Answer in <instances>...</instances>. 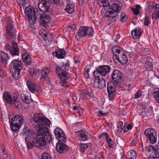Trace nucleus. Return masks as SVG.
<instances>
[{
	"instance_id": "1",
	"label": "nucleus",
	"mask_w": 159,
	"mask_h": 159,
	"mask_svg": "<svg viewBox=\"0 0 159 159\" xmlns=\"http://www.w3.org/2000/svg\"><path fill=\"white\" fill-rule=\"evenodd\" d=\"M30 121L37 131L34 134V139H52V136L46 126H49L51 121L49 120L44 118L42 114L36 113Z\"/></svg>"
},
{
	"instance_id": "2",
	"label": "nucleus",
	"mask_w": 159,
	"mask_h": 159,
	"mask_svg": "<svg viewBox=\"0 0 159 159\" xmlns=\"http://www.w3.org/2000/svg\"><path fill=\"white\" fill-rule=\"evenodd\" d=\"M70 63L68 60L66 61V63L61 66H57L55 72L58 77L60 79V83H63V86L66 84V80L69 78L68 74H66V70H68V68L70 66Z\"/></svg>"
},
{
	"instance_id": "3",
	"label": "nucleus",
	"mask_w": 159,
	"mask_h": 159,
	"mask_svg": "<svg viewBox=\"0 0 159 159\" xmlns=\"http://www.w3.org/2000/svg\"><path fill=\"white\" fill-rule=\"evenodd\" d=\"M9 68L12 72L13 78L18 80L20 78V74L22 68V65L20 61L14 59L10 63Z\"/></svg>"
},
{
	"instance_id": "4",
	"label": "nucleus",
	"mask_w": 159,
	"mask_h": 159,
	"mask_svg": "<svg viewBox=\"0 0 159 159\" xmlns=\"http://www.w3.org/2000/svg\"><path fill=\"white\" fill-rule=\"evenodd\" d=\"M121 9V6L119 3L112 4L111 5V8L106 11L105 15L108 17L115 19V20L116 21V19L118 16V13L119 12Z\"/></svg>"
},
{
	"instance_id": "5",
	"label": "nucleus",
	"mask_w": 159,
	"mask_h": 159,
	"mask_svg": "<svg viewBox=\"0 0 159 159\" xmlns=\"http://www.w3.org/2000/svg\"><path fill=\"white\" fill-rule=\"evenodd\" d=\"M23 122V118L19 115L16 116L9 121L11 130L14 131L18 130Z\"/></svg>"
},
{
	"instance_id": "6",
	"label": "nucleus",
	"mask_w": 159,
	"mask_h": 159,
	"mask_svg": "<svg viewBox=\"0 0 159 159\" xmlns=\"http://www.w3.org/2000/svg\"><path fill=\"white\" fill-rule=\"evenodd\" d=\"M25 142L29 149L34 147H44L46 145V140H25Z\"/></svg>"
},
{
	"instance_id": "7",
	"label": "nucleus",
	"mask_w": 159,
	"mask_h": 159,
	"mask_svg": "<svg viewBox=\"0 0 159 159\" xmlns=\"http://www.w3.org/2000/svg\"><path fill=\"white\" fill-rule=\"evenodd\" d=\"M37 6L41 12H49L52 11L50 3L47 0H39Z\"/></svg>"
},
{
	"instance_id": "8",
	"label": "nucleus",
	"mask_w": 159,
	"mask_h": 159,
	"mask_svg": "<svg viewBox=\"0 0 159 159\" xmlns=\"http://www.w3.org/2000/svg\"><path fill=\"white\" fill-rule=\"evenodd\" d=\"M116 84L112 81L109 82L107 84V91L110 100H113L114 99L116 93Z\"/></svg>"
},
{
	"instance_id": "9",
	"label": "nucleus",
	"mask_w": 159,
	"mask_h": 159,
	"mask_svg": "<svg viewBox=\"0 0 159 159\" xmlns=\"http://www.w3.org/2000/svg\"><path fill=\"white\" fill-rule=\"evenodd\" d=\"M94 31L91 27L85 26L80 27L78 33V36L83 37L86 36H92L93 35Z\"/></svg>"
},
{
	"instance_id": "10",
	"label": "nucleus",
	"mask_w": 159,
	"mask_h": 159,
	"mask_svg": "<svg viewBox=\"0 0 159 159\" xmlns=\"http://www.w3.org/2000/svg\"><path fill=\"white\" fill-rule=\"evenodd\" d=\"M13 22L11 21H8L6 26V34L7 36L12 39H15L16 37V31L13 27Z\"/></svg>"
},
{
	"instance_id": "11",
	"label": "nucleus",
	"mask_w": 159,
	"mask_h": 159,
	"mask_svg": "<svg viewBox=\"0 0 159 159\" xmlns=\"http://www.w3.org/2000/svg\"><path fill=\"white\" fill-rule=\"evenodd\" d=\"M111 75L112 80L116 82V84H120L122 82L123 75L119 71L115 70L113 71Z\"/></svg>"
},
{
	"instance_id": "12",
	"label": "nucleus",
	"mask_w": 159,
	"mask_h": 159,
	"mask_svg": "<svg viewBox=\"0 0 159 159\" xmlns=\"http://www.w3.org/2000/svg\"><path fill=\"white\" fill-rule=\"evenodd\" d=\"M57 151L60 153H63L66 152L68 150L67 146L61 140H59L56 145Z\"/></svg>"
},
{
	"instance_id": "13",
	"label": "nucleus",
	"mask_w": 159,
	"mask_h": 159,
	"mask_svg": "<svg viewBox=\"0 0 159 159\" xmlns=\"http://www.w3.org/2000/svg\"><path fill=\"white\" fill-rule=\"evenodd\" d=\"M144 134L149 139H157V133L152 129L148 128L145 130Z\"/></svg>"
},
{
	"instance_id": "14",
	"label": "nucleus",
	"mask_w": 159,
	"mask_h": 159,
	"mask_svg": "<svg viewBox=\"0 0 159 159\" xmlns=\"http://www.w3.org/2000/svg\"><path fill=\"white\" fill-rule=\"evenodd\" d=\"M50 20V16L44 13L40 16L39 19V23L41 25L44 26L46 24L49 22Z\"/></svg>"
},
{
	"instance_id": "15",
	"label": "nucleus",
	"mask_w": 159,
	"mask_h": 159,
	"mask_svg": "<svg viewBox=\"0 0 159 159\" xmlns=\"http://www.w3.org/2000/svg\"><path fill=\"white\" fill-rule=\"evenodd\" d=\"M94 86L96 88H98L101 89H103L106 87V84L105 80L102 78L95 80L94 83Z\"/></svg>"
},
{
	"instance_id": "16",
	"label": "nucleus",
	"mask_w": 159,
	"mask_h": 159,
	"mask_svg": "<svg viewBox=\"0 0 159 159\" xmlns=\"http://www.w3.org/2000/svg\"><path fill=\"white\" fill-rule=\"evenodd\" d=\"M67 5L65 11L69 14H71L74 11V3L72 0H66Z\"/></svg>"
},
{
	"instance_id": "17",
	"label": "nucleus",
	"mask_w": 159,
	"mask_h": 159,
	"mask_svg": "<svg viewBox=\"0 0 159 159\" xmlns=\"http://www.w3.org/2000/svg\"><path fill=\"white\" fill-rule=\"evenodd\" d=\"M54 133L56 138L57 139L58 138L62 139H66V138L65 135L63 131L60 128H57L54 131Z\"/></svg>"
},
{
	"instance_id": "18",
	"label": "nucleus",
	"mask_w": 159,
	"mask_h": 159,
	"mask_svg": "<svg viewBox=\"0 0 159 159\" xmlns=\"http://www.w3.org/2000/svg\"><path fill=\"white\" fill-rule=\"evenodd\" d=\"M116 58L119 62L123 65L126 64L128 61L127 56L124 54L116 55Z\"/></svg>"
},
{
	"instance_id": "19",
	"label": "nucleus",
	"mask_w": 159,
	"mask_h": 159,
	"mask_svg": "<svg viewBox=\"0 0 159 159\" xmlns=\"http://www.w3.org/2000/svg\"><path fill=\"white\" fill-rule=\"evenodd\" d=\"M21 98L22 100L25 103L29 104L32 102V99L31 95L29 92L27 93L26 94L21 93Z\"/></svg>"
},
{
	"instance_id": "20",
	"label": "nucleus",
	"mask_w": 159,
	"mask_h": 159,
	"mask_svg": "<svg viewBox=\"0 0 159 159\" xmlns=\"http://www.w3.org/2000/svg\"><path fill=\"white\" fill-rule=\"evenodd\" d=\"M9 58L7 54L2 51L0 52V62L3 64L4 66L6 65L7 61Z\"/></svg>"
},
{
	"instance_id": "21",
	"label": "nucleus",
	"mask_w": 159,
	"mask_h": 159,
	"mask_svg": "<svg viewBox=\"0 0 159 159\" xmlns=\"http://www.w3.org/2000/svg\"><path fill=\"white\" fill-rule=\"evenodd\" d=\"M98 68L103 76H105L107 73H109L111 69L110 67L108 65L99 66Z\"/></svg>"
},
{
	"instance_id": "22",
	"label": "nucleus",
	"mask_w": 159,
	"mask_h": 159,
	"mask_svg": "<svg viewBox=\"0 0 159 159\" xmlns=\"http://www.w3.org/2000/svg\"><path fill=\"white\" fill-rule=\"evenodd\" d=\"M22 58L24 62L27 65H30L32 63V61L30 56L29 54L25 53L22 55Z\"/></svg>"
},
{
	"instance_id": "23",
	"label": "nucleus",
	"mask_w": 159,
	"mask_h": 159,
	"mask_svg": "<svg viewBox=\"0 0 159 159\" xmlns=\"http://www.w3.org/2000/svg\"><path fill=\"white\" fill-rule=\"evenodd\" d=\"M141 34L140 29L139 27L136 28L131 32V34L134 39L140 38Z\"/></svg>"
},
{
	"instance_id": "24",
	"label": "nucleus",
	"mask_w": 159,
	"mask_h": 159,
	"mask_svg": "<svg viewBox=\"0 0 159 159\" xmlns=\"http://www.w3.org/2000/svg\"><path fill=\"white\" fill-rule=\"evenodd\" d=\"M55 56L59 59L63 58L66 55V52L63 49H59L55 51Z\"/></svg>"
},
{
	"instance_id": "25",
	"label": "nucleus",
	"mask_w": 159,
	"mask_h": 159,
	"mask_svg": "<svg viewBox=\"0 0 159 159\" xmlns=\"http://www.w3.org/2000/svg\"><path fill=\"white\" fill-rule=\"evenodd\" d=\"M76 135L78 136V138L83 139H88V134L85 131L81 130L78 131L76 133Z\"/></svg>"
},
{
	"instance_id": "26",
	"label": "nucleus",
	"mask_w": 159,
	"mask_h": 159,
	"mask_svg": "<svg viewBox=\"0 0 159 159\" xmlns=\"http://www.w3.org/2000/svg\"><path fill=\"white\" fill-rule=\"evenodd\" d=\"M49 73L50 70L48 68H43L41 72L42 76L40 78L41 80L43 81H44L47 76L49 74Z\"/></svg>"
},
{
	"instance_id": "27",
	"label": "nucleus",
	"mask_w": 159,
	"mask_h": 159,
	"mask_svg": "<svg viewBox=\"0 0 159 159\" xmlns=\"http://www.w3.org/2000/svg\"><path fill=\"white\" fill-rule=\"evenodd\" d=\"M12 102H13L15 107L19 109L21 107V104L19 101V99L17 96H14L12 98Z\"/></svg>"
},
{
	"instance_id": "28",
	"label": "nucleus",
	"mask_w": 159,
	"mask_h": 159,
	"mask_svg": "<svg viewBox=\"0 0 159 159\" xmlns=\"http://www.w3.org/2000/svg\"><path fill=\"white\" fill-rule=\"evenodd\" d=\"M27 85L28 89L31 91H35L37 85L34 83L28 81L27 82Z\"/></svg>"
},
{
	"instance_id": "29",
	"label": "nucleus",
	"mask_w": 159,
	"mask_h": 159,
	"mask_svg": "<svg viewBox=\"0 0 159 159\" xmlns=\"http://www.w3.org/2000/svg\"><path fill=\"white\" fill-rule=\"evenodd\" d=\"M10 53L12 56H19L20 53V51L17 47H12L10 49Z\"/></svg>"
},
{
	"instance_id": "30",
	"label": "nucleus",
	"mask_w": 159,
	"mask_h": 159,
	"mask_svg": "<svg viewBox=\"0 0 159 159\" xmlns=\"http://www.w3.org/2000/svg\"><path fill=\"white\" fill-rule=\"evenodd\" d=\"M3 96L4 99L8 103H12V99L10 94L7 92H5L3 94Z\"/></svg>"
},
{
	"instance_id": "31",
	"label": "nucleus",
	"mask_w": 159,
	"mask_h": 159,
	"mask_svg": "<svg viewBox=\"0 0 159 159\" xmlns=\"http://www.w3.org/2000/svg\"><path fill=\"white\" fill-rule=\"evenodd\" d=\"M33 16H34L37 18H39L41 15L44 14V12H41V11L39 9H38L37 8H35L33 9Z\"/></svg>"
},
{
	"instance_id": "32",
	"label": "nucleus",
	"mask_w": 159,
	"mask_h": 159,
	"mask_svg": "<svg viewBox=\"0 0 159 159\" xmlns=\"http://www.w3.org/2000/svg\"><path fill=\"white\" fill-rule=\"evenodd\" d=\"M152 148L151 155L153 158H158L159 157V154L157 150L153 146H150Z\"/></svg>"
},
{
	"instance_id": "33",
	"label": "nucleus",
	"mask_w": 159,
	"mask_h": 159,
	"mask_svg": "<svg viewBox=\"0 0 159 159\" xmlns=\"http://www.w3.org/2000/svg\"><path fill=\"white\" fill-rule=\"evenodd\" d=\"M34 9L30 6H27L25 9V13L27 16L33 15V10Z\"/></svg>"
},
{
	"instance_id": "34",
	"label": "nucleus",
	"mask_w": 159,
	"mask_h": 159,
	"mask_svg": "<svg viewBox=\"0 0 159 159\" xmlns=\"http://www.w3.org/2000/svg\"><path fill=\"white\" fill-rule=\"evenodd\" d=\"M152 19L156 20L159 18V4H156V11L153 13L152 16Z\"/></svg>"
},
{
	"instance_id": "35",
	"label": "nucleus",
	"mask_w": 159,
	"mask_h": 159,
	"mask_svg": "<svg viewBox=\"0 0 159 159\" xmlns=\"http://www.w3.org/2000/svg\"><path fill=\"white\" fill-rule=\"evenodd\" d=\"M34 134L30 130H28L25 133L26 137H25V139H34Z\"/></svg>"
},
{
	"instance_id": "36",
	"label": "nucleus",
	"mask_w": 159,
	"mask_h": 159,
	"mask_svg": "<svg viewBox=\"0 0 159 159\" xmlns=\"http://www.w3.org/2000/svg\"><path fill=\"white\" fill-rule=\"evenodd\" d=\"M91 69L90 65H87L84 70V75L86 78H88L89 77V72Z\"/></svg>"
},
{
	"instance_id": "37",
	"label": "nucleus",
	"mask_w": 159,
	"mask_h": 159,
	"mask_svg": "<svg viewBox=\"0 0 159 159\" xmlns=\"http://www.w3.org/2000/svg\"><path fill=\"white\" fill-rule=\"evenodd\" d=\"M145 70H151L152 69V65L151 62L149 61H146L144 64Z\"/></svg>"
},
{
	"instance_id": "38",
	"label": "nucleus",
	"mask_w": 159,
	"mask_h": 159,
	"mask_svg": "<svg viewBox=\"0 0 159 159\" xmlns=\"http://www.w3.org/2000/svg\"><path fill=\"white\" fill-rule=\"evenodd\" d=\"M29 23L31 25L34 24L36 21V18L33 15L28 16L27 18Z\"/></svg>"
},
{
	"instance_id": "39",
	"label": "nucleus",
	"mask_w": 159,
	"mask_h": 159,
	"mask_svg": "<svg viewBox=\"0 0 159 159\" xmlns=\"http://www.w3.org/2000/svg\"><path fill=\"white\" fill-rule=\"evenodd\" d=\"M96 70L93 72V75L95 78H98V79H100V76H102L103 75L101 74V72L99 70V68H96Z\"/></svg>"
},
{
	"instance_id": "40",
	"label": "nucleus",
	"mask_w": 159,
	"mask_h": 159,
	"mask_svg": "<svg viewBox=\"0 0 159 159\" xmlns=\"http://www.w3.org/2000/svg\"><path fill=\"white\" fill-rule=\"evenodd\" d=\"M89 144L88 143H81L80 145V152L83 153L84 152L85 150L88 148Z\"/></svg>"
},
{
	"instance_id": "41",
	"label": "nucleus",
	"mask_w": 159,
	"mask_h": 159,
	"mask_svg": "<svg viewBox=\"0 0 159 159\" xmlns=\"http://www.w3.org/2000/svg\"><path fill=\"white\" fill-rule=\"evenodd\" d=\"M17 3L19 5L21 9L22 8L24 9L25 5L26 3V0H16Z\"/></svg>"
},
{
	"instance_id": "42",
	"label": "nucleus",
	"mask_w": 159,
	"mask_h": 159,
	"mask_svg": "<svg viewBox=\"0 0 159 159\" xmlns=\"http://www.w3.org/2000/svg\"><path fill=\"white\" fill-rule=\"evenodd\" d=\"M129 154L130 159H135L136 157V154L135 151L133 150H131L128 152Z\"/></svg>"
},
{
	"instance_id": "43",
	"label": "nucleus",
	"mask_w": 159,
	"mask_h": 159,
	"mask_svg": "<svg viewBox=\"0 0 159 159\" xmlns=\"http://www.w3.org/2000/svg\"><path fill=\"white\" fill-rule=\"evenodd\" d=\"M112 52L114 55V56L116 57V55H117L116 53L119 54L120 52V48L117 47H114L112 48Z\"/></svg>"
},
{
	"instance_id": "44",
	"label": "nucleus",
	"mask_w": 159,
	"mask_h": 159,
	"mask_svg": "<svg viewBox=\"0 0 159 159\" xmlns=\"http://www.w3.org/2000/svg\"><path fill=\"white\" fill-rule=\"evenodd\" d=\"M148 11L149 12L153 13L155 12L156 11V5H150L148 7Z\"/></svg>"
},
{
	"instance_id": "45",
	"label": "nucleus",
	"mask_w": 159,
	"mask_h": 159,
	"mask_svg": "<svg viewBox=\"0 0 159 159\" xmlns=\"http://www.w3.org/2000/svg\"><path fill=\"white\" fill-rule=\"evenodd\" d=\"M99 138L101 139H111L109 137L108 134L106 132H103L100 135Z\"/></svg>"
},
{
	"instance_id": "46",
	"label": "nucleus",
	"mask_w": 159,
	"mask_h": 159,
	"mask_svg": "<svg viewBox=\"0 0 159 159\" xmlns=\"http://www.w3.org/2000/svg\"><path fill=\"white\" fill-rule=\"evenodd\" d=\"M114 140H106L109 148H112L115 145V143L114 142Z\"/></svg>"
},
{
	"instance_id": "47",
	"label": "nucleus",
	"mask_w": 159,
	"mask_h": 159,
	"mask_svg": "<svg viewBox=\"0 0 159 159\" xmlns=\"http://www.w3.org/2000/svg\"><path fill=\"white\" fill-rule=\"evenodd\" d=\"M40 159H52V157L50 155L47 153H43Z\"/></svg>"
},
{
	"instance_id": "48",
	"label": "nucleus",
	"mask_w": 159,
	"mask_h": 159,
	"mask_svg": "<svg viewBox=\"0 0 159 159\" xmlns=\"http://www.w3.org/2000/svg\"><path fill=\"white\" fill-rule=\"evenodd\" d=\"M117 127L118 129V131H121L123 129V128H124V126L123 127V123L120 121H119L118 122Z\"/></svg>"
},
{
	"instance_id": "49",
	"label": "nucleus",
	"mask_w": 159,
	"mask_h": 159,
	"mask_svg": "<svg viewBox=\"0 0 159 159\" xmlns=\"http://www.w3.org/2000/svg\"><path fill=\"white\" fill-rule=\"evenodd\" d=\"M126 14L125 12H122L120 16V21L122 22H124L126 21V19L125 17Z\"/></svg>"
},
{
	"instance_id": "50",
	"label": "nucleus",
	"mask_w": 159,
	"mask_h": 159,
	"mask_svg": "<svg viewBox=\"0 0 159 159\" xmlns=\"http://www.w3.org/2000/svg\"><path fill=\"white\" fill-rule=\"evenodd\" d=\"M87 95H88V93L86 91L84 90H82L81 91L80 96L83 99L86 98Z\"/></svg>"
},
{
	"instance_id": "51",
	"label": "nucleus",
	"mask_w": 159,
	"mask_h": 159,
	"mask_svg": "<svg viewBox=\"0 0 159 159\" xmlns=\"http://www.w3.org/2000/svg\"><path fill=\"white\" fill-rule=\"evenodd\" d=\"M87 93L88 95L92 98H94L95 97V96L93 93V91L91 90H89L88 91Z\"/></svg>"
},
{
	"instance_id": "52",
	"label": "nucleus",
	"mask_w": 159,
	"mask_h": 159,
	"mask_svg": "<svg viewBox=\"0 0 159 159\" xmlns=\"http://www.w3.org/2000/svg\"><path fill=\"white\" fill-rule=\"evenodd\" d=\"M98 3L99 2L102 4L103 6L107 7V0H97Z\"/></svg>"
},
{
	"instance_id": "53",
	"label": "nucleus",
	"mask_w": 159,
	"mask_h": 159,
	"mask_svg": "<svg viewBox=\"0 0 159 159\" xmlns=\"http://www.w3.org/2000/svg\"><path fill=\"white\" fill-rule=\"evenodd\" d=\"M76 28V25L75 24H73L70 25L69 27V30L70 31H73Z\"/></svg>"
},
{
	"instance_id": "54",
	"label": "nucleus",
	"mask_w": 159,
	"mask_h": 159,
	"mask_svg": "<svg viewBox=\"0 0 159 159\" xmlns=\"http://www.w3.org/2000/svg\"><path fill=\"white\" fill-rule=\"evenodd\" d=\"M1 146L3 154V155L5 156L4 157H7V152L5 151V148L4 147H3L4 145H1Z\"/></svg>"
},
{
	"instance_id": "55",
	"label": "nucleus",
	"mask_w": 159,
	"mask_h": 159,
	"mask_svg": "<svg viewBox=\"0 0 159 159\" xmlns=\"http://www.w3.org/2000/svg\"><path fill=\"white\" fill-rule=\"evenodd\" d=\"M149 20L147 17H145L144 20V25L146 26H148L149 24Z\"/></svg>"
},
{
	"instance_id": "56",
	"label": "nucleus",
	"mask_w": 159,
	"mask_h": 159,
	"mask_svg": "<svg viewBox=\"0 0 159 159\" xmlns=\"http://www.w3.org/2000/svg\"><path fill=\"white\" fill-rule=\"evenodd\" d=\"M132 10L133 13L135 15H137L139 13V11L135 8H132Z\"/></svg>"
},
{
	"instance_id": "57",
	"label": "nucleus",
	"mask_w": 159,
	"mask_h": 159,
	"mask_svg": "<svg viewBox=\"0 0 159 159\" xmlns=\"http://www.w3.org/2000/svg\"><path fill=\"white\" fill-rule=\"evenodd\" d=\"M60 0H49L52 4H57L60 1Z\"/></svg>"
},
{
	"instance_id": "58",
	"label": "nucleus",
	"mask_w": 159,
	"mask_h": 159,
	"mask_svg": "<svg viewBox=\"0 0 159 159\" xmlns=\"http://www.w3.org/2000/svg\"><path fill=\"white\" fill-rule=\"evenodd\" d=\"M5 49L7 51L10 50V49L11 48V47L8 44H6L5 45L4 47Z\"/></svg>"
},
{
	"instance_id": "59",
	"label": "nucleus",
	"mask_w": 159,
	"mask_h": 159,
	"mask_svg": "<svg viewBox=\"0 0 159 159\" xmlns=\"http://www.w3.org/2000/svg\"><path fill=\"white\" fill-rule=\"evenodd\" d=\"M12 47L15 48V47H17V45L16 43L15 42V41L13 39L11 41Z\"/></svg>"
},
{
	"instance_id": "60",
	"label": "nucleus",
	"mask_w": 159,
	"mask_h": 159,
	"mask_svg": "<svg viewBox=\"0 0 159 159\" xmlns=\"http://www.w3.org/2000/svg\"><path fill=\"white\" fill-rule=\"evenodd\" d=\"M141 95V93L139 92H137L135 95V96L136 98H139Z\"/></svg>"
},
{
	"instance_id": "61",
	"label": "nucleus",
	"mask_w": 159,
	"mask_h": 159,
	"mask_svg": "<svg viewBox=\"0 0 159 159\" xmlns=\"http://www.w3.org/2000/svg\"><path fill=\"white\" fill-rule=\"evenodd\" d=\"M31 71L33 75H36L37 72V70L34 68L32 69L31 70Z\"/></svg>"
},
{
	"instance_id": "62",
	"label": "nucleus",
	"mask_w": 159,
	"mask_h": 159,
	"mask_svg": "<svg viewBox=\"0 0 159 159\" xmlns=\"http://www.w3.org/2000/svg\"><path fill=\"white\" fill-rule=\"evenodd\" d=\"M84 0H78L79 4L80 6H82L83 4Z\"/></svg>"
},
{
	"instance_id": "63",
	"label": "nucleus",
	"mask_w": 159,
	"mask_h": 159,
	"mask_svg": "<svg viewBox=\"0 0 159 159\" xmlns=\"http://www.w3.org/2000/svg\"><path fill=\"white\" fill-rule=\"evenodd\" d=\"M149 142L151 144H154L157 142V140H149Z\"/></svg>"
},
{
	"instance_id": "64",
	"label": "nucleus",
	"mask_w": 159,
	"mask_h": 159,
	"mask_svg": "<svg viewBox=\"0 0 159 159\" xmlns=\"http://www.w3.org/2000/svg\"><path fill=\"white\" fill-rule=\"evenodd\" d=\"M135 7L136 8H135L136 9L138 10V11H139L141 8L140 6L138 4H136L135 5Z\"/></svg>"
}]
</instances>
